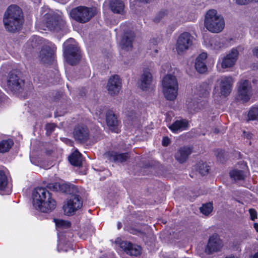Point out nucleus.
<instances>
[{
  "label": "nucleus",
  "instance_id": "obj_51",
  "mask_svg": "<svg viewBox=\"0 0 258 258\" xmlns=\"http://www.w3.org/2000/svg\"><path fill=\"white\" fill-rule=\"evenodd\" d=\"M253 258H258V252L254 254L253 256Z\"/></svg>",
  "mask_w": 258,
  "mask_h": 258
},
{
  "label": "nucleus",
  "instance_id": "obj_1",
  "mask_svg": "<svg viewBox=\"0 0 258 258\" xmlns=\"http://www.w3.org/2000/svg\"><path fill=\"white\" fill-rule=\"evenodd\" d=\"M32 197L33 207L41 212L49 213L56 207L55 201L52 199L51 194L46 188H35Z\"/></svg>",
  "mask_w": 258,
  "mask_h": 258
},
{
  "label": "nucleus",
  "instance_id": "obj_22",
  "mask_svg": "<svg viewBox=\"0 0 258 258\" xmlns=\"http://www.w3.org/2000/svg\"><path fill=\"white\" fill-rule=\"evenodd\" d=\"M192 153V149L188 147H182L177 150L175 154V159L180 163H184Z\"/></svg>",
  "mask_w": 258,
  "mask_h": 258
},
{
  "label": "nucleus",
  "instance_id": "obj_16",
  "mask_svg": "<svg viewBox=\"0 0 258 258\" xmlns=\"http://www.w3.org/2000/svg\"><path fill=\"white\" fill-rule=\"evenodd\" d=\"M73 137L80 142L86 141L89 137V132L87 127L83 124H79L74 128Z\"/></svg>",
  "mask_w": 258,
  "mask_h": 258
},
{
  "label": "nucleus",
  "instance_id": "obj_37",
  "mask_svg": "<svg viewBox=\"0 0 258 258\" xmlns=\"http://www.w3.org/2000/svg\"><path fill=\"white\" fill-rule=\"evenodd\" d=\"M248 117L250 120H258V108L252 107L249 111Z\"/></svg>",
  "mask_w": 258,
  "mask_h": 258
},
{
  "label": "nucleus",
  "instance_id": "obj_27",
  "mask_svg": "<svg viewBox=\"0 0 258 258\" xmlns=\"http://www.w3.org/2000/svg\"><path fill=\"white\" fill-rule=\"evenodd\" d=\"M188 127V122L185 119L177 120L171 124L169 128L174 133L185 130Z\"/></svg>",
  "mask_w": 258,
  "mask_h": 258
},
{
  "label": "nucleus",
  "instance_id": "obj_21",
  "mask_svg": "<svg viewBox=\"0 0 258 258\" xmlns=\"http://www.w3.org/2000/svg\"><path fill=\"white\" fill-rule=\"evenodd\" d=\"M134 38L135 34L133 32H128L125 33L120 42V45L121 48L125 51L132 50Z\"/></svg>",
  "mask_w": 258,
  "mask_h": 258
},
{
  "label": "nucleus",
  "instance_id": "obj_50",
  "mask_svg": "<svg viewBox=\"0 0 258 258\" xmlns=\"http://www.w3.org/2000/svg\"><path fill=\"white\" fill-rule=\"evenodd\" d=\"M139 1L141 2H143V3H148L149 0H138Z\"/></svg>",
  "mask_w": 258,
  "mask_h": 258
},
{
  "label": "nucleus",
  "instance_id": "obj_5",
  "mask_svg": "<svg viewBox=\"0 0 258 258\" xmlns=\"http://www.w3.org/2000/svg\"><path fill=\"white\" fill-rule=\"evenodd\" d=\"M63 49L64 57L69 64L75 65L79 62L80 54L74 39L70 38L67 40L63 43Z\"/></svg>",
  "mask_w": 258,
  "mask_h": 258
},
{
  "label": "nucleus",
  "instance_id": "obj_44",
  "mask_svg": "<svg viewBox=\"0 0 258 258\" xmlns=\"http://www.w3.org/2000/svg\"><path fill=\"white\" fill-rule=\"evenodd\" d=\"M160 42V39L159 38H154L150 41V45L151 46H155Z\"/></svg>",
  "mask_w": 258,
  "mask_h": 258
},
{
  "label": "nucleus",
  "instance_id": "obj_41",
  "mask_svg": "<svg viewBox=\"0 0 258 258\" xmlns=\"http://www.w3.org/2000/svg\"><path fill=\"white\" fill-rule=\"evenodd\" d=\"M258 0H235L236 4L240 6L246 5L252 2L256 3Z\"/></svg>",
  "mask_w": 258,
  "mask_h": 258
},
{
  "label": "nucleus",
  "instance_id": "obj_20",
  "mask_svg": "<svg viewBox=\"0 0 258 258\" xmlns=\"http://www.w3.org/2000/svg\"><path fill=\"white\" fill-rule=\"evenodd\" d=\"M152 82V75L150 71L146 69L143 71L139 81V86L143 90H147Z\"/></svg>",
  "mask_w": 258,
  "mask_h": 258
},
{
  "label": "nucleus",
  "instance_id": "obj_2",
  "mask_svg": "<svg viewBox=\"0 0 258 258\" xmlns=\"http://www.w3.org/2000/svg\"><path fill=\"white\" fill-rule=\"evenodd\" d=\"M3 23L7 31L15 32L19 31L23 23V16L21 9L15 5L10 6L4 13Z\"/></svg>",
  "mask_w": 258,
  "mask_h": 258
},
{
  "label": "nucleus",
  "instance_id": "obj_35",
  "mask_svg": "<svg viewBox=\"0 0 258 258\" xmlns=\"http://www.w3.org/2000/svg\"><path fill=\"white\" fill-rule=\"evenodd\" d=\"M201 212L205 215H209L213 210V205L208 203L203 205L200 209Z\"/></svg>",
  "mask_w": 258,
  "mask_h": 258
},
{
  "label": "nucleus",
  "instance_id": "obj_38",
  "mask_svg": "<svg viewBox=\"0 0 258 258\" xmlns=\"http://www.w3.org/2000/svg\"><path fill=\"white\" fill-rule=\"evenodd\" d=\"M199 173L202 175H205L207 174L210 170V167L205 163H199Z\"/></svg>",
  "mask_w": 258,
  "mask_h": 258
},
{
  "label": "nucleus",
  "instance_id": "obj_45",
  "mask_svg": "<svg viewBox=\"0 0 258 258\" xmlns=\"http://www.w3.org/2000/svg\"><path fill=\"white\" fill-rule=\"evenodd\" d=\"M170 143V140L168 137H165L163 138L162 145L164 146H167L168 145H169Z\"/></svg>",
  "mask_w": 258,
  "mask_h": 258
},
{
  "label": "nucleus",
  "instance_id": "obj_43",
  "mask_svg": "<svg viewBox=\"0 0 258 258\" xmlns=\"http://www.w3.org/2000/svg\"><path fill=\"white\" fill-rule=\"evenodd\" d=\"M56 125L54 123H48L46 125L47 132L51 133L55 129Z\"/></svg>",
  "mask_w": 258,
  "mask_h": 258
},
{
  "label": "nucleus",
  "instance_id": "obj_9",
  "mask_svg": "<svg viewBox=\"0 0 258 258\" xmlns=\"http://www.w3.org/2000/svg\"><path fill=\"white\" fill-rule=\"evenodd\" d=\"M56 47L52 42L45 41L39 54V58L45 63H50L54 59V53Z\"/></svg>",
  "mask_w": 258,
  "mask_h": 258
},
{
  "label": "nucleus",
  "instance_id": "obj_39",
  "mask_svg": "<svg viewBox=\"0 0 258 258\" xmlns=\"http://www.w3.org/2000/svg\"><path fill=\"white\" fill-rule=\"evenodd\" d=\"M167 16V12L166 11H160L156 15L154 19V21L156 23H158L164 19Z\"/></svg>",
  "mask_w": 258,
  "mask_h": 258
},
{
  "label": "nucleus",
  "instance_id": "obj_25",
  "mask_svg": "<svg viewBox=\"0 0 258 258\" xmlns=\"http://www.w3.org/2000/svg\"><path fill=\"white\" fill-rule=\"evenodd\" d=\"M207 57V54L205 52H203L199 54L196 59L195 68L200 74L204 73L207 70L206 65Z\"/></svg>",
  "mask_w": 258,
  "mask_h": 258
},
{
  "label": "nucleus",
  "instance_id": "obj_24",
  "mask_svg": "<svg viewBox=\"0 0 258 258\" xmlns=\"http://www.w3.org/2000/svg\"><path fill=\"white\" fill-rule=\"evenodd\" d=\"M105 156L109 160L119 163L126 161L130 157L128 153H118L114 151L108 152L105 154Z\"/></svg>",
  "mask_w": 258,
  "mask_h": 258
},
{
  "label": "nucleus",
  "instance_id": "obj_42",
  "mask_svg": "<svg viewBox=\"0 0 258 258\" xmlns=\"http://www.w3.org/2000/svg\"><path fill=\"white\" fill-rule=\"evenodd\" d=\"M249 213L250 214V219L252 221H254L257 218V212L256 210L253 209H250L249 210Z\"/></svg>",
  "mask_w": 258,
  "mask_h": 258
},
{
  "label": "nucleus",
  "instance_id": "obj_47",
  "mask_svg": "<svg viewBox=\"0 0 258 258\" xmlns=\"http://www.w3.org/2000/svg\"><path fill=\"white\" fill-rule=\"evenodd\" d=\"M56 183L54 184H50L49 185V187L50 188H52L53 190H56Z\"/></svg>",
  "mask_w": 258,
  "mask_h": 258
},
{
  "label": "nucleus",
  "instance_id": "obj_23",
  "mask_svg": "<svg viewBox=\"0 0 258 258\" xmlns=\"http://www.w3.org/2000/svg\"><path fill=\"white\" fill-rule=\"evenodd\" d=\"M106 121L109 129L115 133H118L119 121L115 114L109 111L106 113Z\"/></svg>",
  "mask_w": 258,
  "mask_h": 258
},
{
  "label": "nucleus",
  "instance_id": "obj_8",
  "mask_svg": "<svg viewBox=\"0 0 258 258\" xmlns=\"http://www.w3.org/2000/svg\"><path fill=\"white\" fill-rule=\"evenodd\" d=\"M96 14V9L85 6L78 7L70 12L72 19L80 23H84L89 21Z\"/></svg>",
  "mask_w": 258,
  "mask_h": 258
},
{
  "label": "nucleus",
  "instance_id": "obj_26",
  "mask_svg": "<svg viewBox=\"0 0 258 258\" xmlns=\"http://www.w3.org/2000/svg\"><path fill=\"white\" fill-rule=\"evenodd\" d=\"M228 40L218 37L211 38L209 41V47L211 49L220 50L228 47Z\"/></svg>",
  "mask_w": 258,
  "mask_h": 258
},
{
  "label": "nucleus",
  "instance_id": "obj_31",
  "mask_svg": "<svg viewBox=\"0 0 258 258\" xmlns=\"http://www.w3.org/2000/svg\"><path fill=\"white\" fill-rule=\"evenodd\" d=\"M14 145L12 139L3 140L0 141V153L8 152Z\"/></svg>",
  "mask_w": 258,
  "mask_h": 258
},
{
  "label": "nucleus",
  "instance_id": "obj_29",
  "mask_svg": "<svg viewBox=\"0 0 258 258\" xmlns=\"http://www.w3.org/2000/svg\"><path fill=\"white\" fill-rule=\"evenodd\" d=\"M60 188L62 192L72 195L71 197L79 196L78 195V188L74 184L70 183L62 184L60 186Z\"/></svg>",
  "mask_w": 258,
  "mask_h": 258
},
{
  "label": "nucleus",
  "instance_id": "obj_10",
  "mask_svg": "<svg viewBox=\"0 0 258 258\" xmlns=\"http://www.w3.org/2000/svg\"><path fill=\"white\" fill-rule=\"evenodd\" d=\"M43 23L48 29L56 31L61 30L66 24L61 18L52 14L45 15Z\"/></svg>",
  "mask_w": 258,
  "mask_h": 258
},
{
  "label": "nucleus",
  "instance_id": "obj_48",
  "mask_svg": "<svg viewBox=\"0 0 258 258\" xmlns=\"http://www.w3.org/2000/svg\"><path fill=\"white\" fill-rule=\"evenodd\" d=\"M253 227L255 230L258 232V223H255L253 224Z\"/></svg>",
  "mask_w": 258,
  "mask_h": 258
},
{
  "label": "nucleus",
  "instance_id": "obj_14",
  "mask_svg": "<svg viewBox=\"0 0 258 258\" xmlns=\"http://www.w3.org/2000/svg\"><path fill=\"white\" fill-rule=\"evenodd\" d=\"M222 246L221 240L217 234H215L210 237L205 251L208 254H211L213 252L220 251Z\"/></svg>",
  "mask_w": 258,
  "mask_h": 258
},
{
  "label": "nucleus",
  "instance_id": "obj_11",
  "mask_svg": "<svg viewBox=\"0 0 258 258\" xmlns=\"http://www.w3.org/2000/svg\"><path fill=\"white\" fill-rule=\"evenodd\" d=\"M83 202L80 196L71 197L63 205L64 214L68 216L74 214L78 210L81 208Z\"/></svg>",
  "mask_w": 258,
  "mask_h": 258
},
{
  "label": "nucleus",
  "instance_id": "obj_49",
  "mask_svg": "<svg viewBox=\"0 0 258 258\" xmlns=\"http://www.w3.org/2000/svg\"><path fill=\"white\" fill-rule=\"evenodd\" d=\"M121 226H122L121 223L120 222H118V223H117V228L118 229H119L121 228Z\"/></svg>",
  "mask_w": 258,
  "mask_h": 258
},
{
  "label": "nucleus",
  "instance_id": "obj_3",
  "mask_svg": "<svg viewBox=\"0 0 258 258\" xmlns=\"http://www.w3.org/2000/svg\"><path fill=\"white\" fill-rule=\"evenodd\" d=\"M204 25L210 32L214 33L221 32L225 27V21L223 16L216 10H209L205 17Z\"/></svg>",
  "mask_w": 258,
  "mask_h": 258
},
{
  "label": "nucleus",
  "instance_id": "obj_52",
  "mask_svg": "<svg viewBox=\"0 0 258 258\" xmlns=\"http://www.w3.org/2000/svg\"><path fill=\"white\" fill-rule=\"evenodd\" d=\"M153 49H154L155 52H156V53L158 52V49L156 48H153Z\"/></svg>",
  "mask_w": 258,
  "mask_h": 258
},
{
  "label": "nucleus",
  "instance_id": "obj_4",
  "mask_svg": "<svg viewBox=\"0 0 258 258\" xmlns=\"http://www.w3.org/2000/svg\"><path fill=\"white\" fill-rule=\"evenodd\" d=\"M162 87L164 95L167 100L172 101L176 98L178 85L174 76H165L162 80Z\"/></svg>",
  "mask_w": 258,
  "mask_h": 258
},
{
  "label": "nucleus",
  "instance_id": "obj_30",
  "mask_svg": "<svg viewBox=\"0 0 258 258\" xmlns=\"http://www.w3.org/2000/svg\"><path fill=\"white\" fill-rule=\"evenodd\" d=\"M69 160L72 165L80 166L82 162L81 154L78 151H76L69 157Z\"/></svg>",
  "mask_w": 258,
  "mask_h": 258
},
{
  "label": "nucleus",
  "instance_id": "obj_33",
  "mask_svg": "<svg viewBox=\"0 0 258 258\" xmlns=\"http://www.w3.org/2000/svg\"><path fill=\"white\" fill-rule=\"evenodd\" d=\"M230 176L231 178L235 180H240L244 179L245 175L242 170H233L230 172Z\"/></svg>",
  "mask_w": 258,
  "mask_h": 258
},
{
  "label": "nucleus",
  "instance_id": "obj_18",
  "mask_svg": "<svg viewBox=\"0 0 258 258\" xmlns=\"http://www.w3.org/2000/svg\"><path fill=\"white\" fill-rule=\"evenodd\" d=\"M120 245V247L130 255L137 256L141 253L142 248L139 245L133 244L127 241H122Z\"/></svg>",
  "mask_w": 258,
  "mask_h": 258
},
{
  "label": "nucleus",
  "instance_id": "obj_12",
  "mask_svg": "<svg viewBox=\"0 0 258 258\" xmlns=\"http://www.w3.org/2000/svg\"><path fill=\"white\" fill-rule=\"evenodd\" d=\"M251 96V86L247 80H242L239 82L238 90V99L243 102L248 101Z\"/></svg>",
  "mask_w": 258,
  "mask_h": 258
},
{
  "label": "nucleus",
  "instance_id": "obj_15",
  "mask_svg": "<svg viewBox=\"0 0 258 258\" xmlns=\"http://www.w3.org/2000/svg\"><path fill=\"white\" fill-rule=\"evenodd\" d=\"M106 88L110 95H117L121 88V82L119 76L117 75L111 76L108 80Z\"/></svg>",
  "mask_w": 258,
  "mask_h": 258
},
{
  "label": "nucleus",
  "instance_id": "obj_54",
  "mask_svg": "<svg viewBox=\"0 0 258 258\" xmlns=\"http://www.w3.org/2000/svg\"><path fill=\"white\" fill-rule=\"evenodd\" d=\"M226 258H235V257L233 256H230L229 257H226Z\"/></svg>",
  "mask_w": 258,
  "mask_h": 258
},
{
  "label": "nucleus",
  "instance_id": "obj_53",
  "mask_svg": "<svg viewBox=\"0 0 258 258\" xmlns=\"http://www.w3.org/2000/svg\"><path fill=\"white\" fill-rule=\"evenodd\" d=\"M214 132L216 133H218L219 132V131L217 130V129H215V131H214Z\"/></svg>",
  "mask_w": 258,
  "mask_h": 258
},
{
  "label": "nucleus",
  "instance_id": "obj_36",
  "mask_svg": "<svg viewBox=\"0 0 258 258\" xmlns=\"http://www.w3.org/2000/svg\"><path fill=\"white\" fill-rule=\"evenodd\" d=\"M8 184V178L3 171H0V190H4Z\"/></svg>",
  "mask_w": 258,
  "mask_h": 258
},
{
  "label": "nucleus",
  "instance_id": "obj_40",
  "mask_svg": "<svg viewBox=\"0 0 258 258\" xmlns=\"http://www.w3.org/2000/svg\"><path fill=\"white\" fill-rule=\"evenodd\" d=\"M55 223L57 227L62 228H68L71 226V223L70 222L62 220H58L57 221L55 220Z\"/></svg>",
  "mask_w": 258,
  "mask_h": 258
},
{
  "label": "nucleus",
  "instance_id": "obj_17",
  "mask_svg": "<svg viewBox=\"0 0 258 258\" xmlns=\"http://www.w3.org/2000/svg\"><path fill=\"white\" fill-rule=\"evenodd\" d=\"M238 51L236 48H232L222 61L221 66L223 68L232 67L236 63L238 56Z\"/></svg>",
  "mask_w": 258,
  "mask_h": 258
},
{
  "label": "nucleus",
  "instance_id": "obj_46",
  "mask_svg": "<svg viewBox=\"0 0 258 258\" xmlns=\"http://www.w3.org/2000/svg\"><path fill=\"white\" fill-rule=\"evenodd\" d=\"M253 54L258 57V47H255L252 50Z\"/></svg>",
  "mask_w": 258,
  "mask_h": 258
},
{
  "label": "nucleus",
  "instance_id": "obj_32",
  "mask_svg": "<svg viewBox=\"0 0 258 258\" xmlns=\"http://www.w3.org/2000/svg\"><path fill=\"white\" fill-rule=\"evenodd\" d=\"M138 116L135 111H128L126 114V122L131 125H135L138 123Z\"/></svg>",
  "mask_w": 258,
  "mask_h": 258
},
{
  "label": "nucleus",
  "instance_id": "obj_6",
  "mask_svg": "<svg viewBox=\"0 0 258 258\" xmlns=\"http://www.w3.org/2000/svg\"><path fill=\"white\" fill-rule=\"evenodd\" d=\"M195 39L189 32H184L178 37L175 49L178 54L183 55L188 50L191 49L194 45Z\"/></svg>",
  "mask_w": 258,
  "mask_h": 258
},
{
  "label": "nucleus",
  "instance_id": "obj_13",
  "mask_svg": "<svg viewBox=\"0 0 258 258\" xmlns=\"http://www.w3.org/2000/svg\"><path fill=\"white\" fill-rule=\"evenodd\" d=\"M217 82L219 83L220 94L224 96H228L231 92L233 84V79L230 76H222Z\"/></svg>",
  "mask_w": 258,
  "mask_h": 258
},
{
  "label": "nucleus",
  "instance_id": "obj_19",
  "mask_svg": "<svg viewBox=\"0 0 258 258\" xmlns=\"http://www.w3.org/2000/svg\"><path fill=\"white\" fill-rule=\"evenodd\" d=\"M205 103V100H202L199 102L196 97L193 96L192 98H188L186 102V107L188 111L193 113L201 109Z\"/></svg>",
  "mask_w": 258,
  "mask_h": 258
},
{
  "label": "nucleus",
  "instance_id": "obj_34",
  "mask_svg": "<svg viewBox=\"0 0 258 258\" xmlns=\"http://www.w3.org/2000/svg\"><path fill=\"white\" fill-rule=\"evenodd\" d=\"M209 86L207 83L202 84L199 88V93L200 96L202 97H206L209 93Z\"/></svg>",
  "mask_w": 258,
  "mask_h": 258
},
{
  "label": "nucleus",
  "instance_id": "obj_7",
  "mask_svg": "<svg viewBox=\"0 0 258 258\" xmlns=\"http://www.w3.org/2000/svg\"><path fill=\"white\" fill-rule=\"evenodd\" d=\"M7 85L8 88L16 93L22 92L25 86V81L21 73L18 70L11 71L8 76Z\"/></svg>",
  "mask_w": 258,
  "mask_h": 258
},
{
  "label": "nucleus",
  "instance_id": "obj_28",
  "mask_svg": "<svg viewBox=\"0 0 258 258\" xmlns=\"http://www.w3.org/2000/svg\"><path fill=\"white\" fill-rule=\"evenodd\" d=\"M109 7L111 11L115 14H123L124 4L120 0H112L110 2Z\"/></svg>",
  "mask_w": 258,
  "mask_h": 258
}]
</instances>
